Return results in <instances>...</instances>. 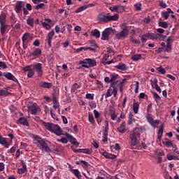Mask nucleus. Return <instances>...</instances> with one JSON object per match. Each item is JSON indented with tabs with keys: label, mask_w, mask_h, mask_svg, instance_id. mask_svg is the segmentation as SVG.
<instances>
[{
	"label": "nucleus",
	"mask_w": 179,
	"mask_h": 179,
	"mask_svg": "<svg viewBox=\"0 0 179 179\" xmlns=\"http://www.w3.org/2000/svg\"><path fill=\"white\" fill-rule=\"evenodd\" d=\"M0 76H4V78L8 79V80H12L15 83H19V80H17V78L10 72L2 73V71H0Z\"/></svg>",
	"instance_id": "nucleus-10"
},
{
	"label": "nucleus",
	"mask_w": 179,
	"mask_h": 179,
	"mask_svg": "<svg viewBox=\"0 0 179 179\" xmlns=\"http://www.w3.org/2000/svg\"><path fill=\"white\" fill-rule=\"evenodd\" d=\"M118 74H111L110 76V82H111V87L117 86V83L115 82V80L118 78Z\"/></svg>",
	"instance_id": "nucleus-20"
},
{
	"label": "nucleus",
	"mask_w": 179,
	"mask_h": 179,
	"mask_svg": "<svg viewBox=\"0 0 179 179\" xmlns=\"http://www.w3.org/2000/svg\"><path fill=\"white\" fill-rule=\"evenodd\" d=\"M117 131L120 134H125L127 132V123L125 122H122L120 126L117 127Z\"/></svg>",
	"instance_id": "nucleus-18"
},
{
	"label": "nucleus",
	"mask_w": 179,
	"mask_h": 179,
	"mask_svg": "<svg viewBox=\"0 0 179 179\" xmlns=\"http://www.w3.org/2000/svg\"><path fill=\"white\" fill-rule=\"evenodd\" d=\"M48 170L50 171V173H54V171H55V169H54V167L51 166H46V168Z\"/></svg>",
	"instance_id": "nucleus-64"
},
{
	"label": "nucleus",
	"mask_w": 179,
	"mask_h": 179,
	"mask_svg": "<svg viewBox=\"0 0 179 179\" xmlns=\"http://www.w3.org/2000/svg\"><path fill=\"white\" fill-rule=\"evenodd\" d=\"M128 125H132V122H135V118H134V114L129 112V113Z\"/></svg>",
	"instance_id": "nucleus-34"
},
{
	"label": "nucleus",
	"mask_w": 179,
	"mask_h": 179,
	"mask_svg": "<svg viewBox=\"0 0 179 179\" xmlns=\"http://www.w3.org/2000/svg\"><path fill=\"white\" fill-rule=\"evenodd\" d=\"M94 115L96 120H98V118H100V115H101L100 114V113H99L97 111V110L94 109Z\"/></svg>",
	"instance_id": "nucleus-58"
},
{
	"label": "nucleus",
	"mask_w": 179,
	"mask_h": 179,
	"mask_svg": "<svg viewBox=\"0 0 179 179\" xmlns=\"http://www.w3.org/2000/svg\"><path fill=\"white\" fill-rule=\"evenodd\" d=\"M78 65H82L83 68H93V66H97V62L94 59L86 58L84 60H80L78 62Z\"/></svg>",
	"instance_id": "nucleus-3"
},
{
	"label": "nucleus",
	"mask_w": 179,
	"mask_h": 179,
	"mask_svg": "<svg viewBox=\"0 0 179 179\" xmlns=\"http://www.w3.org/2000/svg\"><path fill=\"white\" fill-rule=\"evenodd\" d=\"M77 89H80V85L76 83L73 85L71 87V93H75Z\"/></svg>",
	"instance_id": "nucleus-38"
},
{
	"label": "nucleus",
	"mask_w": 179,
	"mask_h": 179,
	"mask_svg": "<svg viewBox=\"0 0 179 179\" xmlns=\"http://www.w3.org/2000/svg\"><path fill=\"white\" fill-rule=\"evenodd\" d=\"M71 173L74 174V176L77 177V178H82V175H80V171H79V169H71Z\"/></svg>",
	"instance_id": "nucleus-32"
},
{
	"label": "nucleus",
	"mask_w": 179,
	"mask_h": 179,
	"mask_svg": "<svg viewBox=\"0 0 179 179\" xmlns=\"http://www.w3.org/2000/svg\"><path fill=\"white\" fill-rule=\"evenodd\" d=\"M172 50H173V47L171 46V44L166 43L164 52H171Z\"/></svg>",
	"instance_id": "nucleus-42"
},
{
	"label": "nucleus",
	"mask_w": 179,
	"mask_h": 179,
	"mask_svg": "<svg viewBox=\"0 0 179 179\" xmlns=\"http://www.w3.org/2000/svg\"><path fill=\"white\" fill-rule=\"evenodd\" d=\"M59 102L57 101H56V102H53V108L55 109V110H57V108H59Z\"/></svg>",
	"instance_id": "nucleus-61"
},
{
	"label": "nucleus",
	"mask_w": 179,
	"mask_h": 179,
	"mask_svg": "<svg viewBox=\"0 0 179 179\" xmlns=\"http://www.w3.org/2000/svg\"><path fill=\"white\" fill-rule=\"evenodd\" d=\"M115 114V108L114 106H110L109 108V115Z\"/></svg>",
	"instance_id": "nucleus-57"
},
{
	"label": "nucleus",
	"mask_w": 179,
	"mask_h": 179,
	"mask_svg": "<svg viewBox=\"0 0 179 179\" xmlns=\"http://www.w3.org/2000/svg\"><path fill=\"white\" fill-rule=\"evenodd\" d=\"M147 37L150 38V40H164L166 38V35H162L160 34H155L152 32L146 33Z\"/></svg>",
	"instance_id": "nucleus-9"
},
{
	"label": "nucleus",
	"mask_w": 179,
	"mask_h": 179,
	"mask_svg": "<svg viewBox=\"0 0 179 179\" xmlns=\"http://www.w3.org/2000/svg\"><path fill=\"white\" fill-rule=\"evenodd\" d=\"M163 145L166 146V148H170V146H172L173 141H170L169 138H166L162 141Z\"/></svg>",
	"instance_id": "nucleus-29"
},
{
	"label": "nucleus",
	"mask_w": 179,
	"mask_h": 179,
	"mask_svg": "<svg viewBox=\"0 0 179 179\" xmlns=\"http://www.w3.org/2000/svg\"><path fill=\"white\" fill-rule=\"evenodd\" d=\"M88 121L92 125H94V124H96V120H94V116H93V115H91V114L88 115Z\"/></svg>",
	"instance_id": "nucleus-39"
},
{
	"label": "nucleus",
	"mask_w": 179,
	"mask_h": 179,
	"mask_svg": "<svg viewBox=\"0 0 179 179\" xmlns=\"http://www.w3.org/2000/svg\"><path fill=\"white\" fill-rule=\"evenodd\" d=\"M118 14H115L114 15H99L98 17L99 22H103L104 23H108V22H115L118 20Z\"/></svg>",
	"instance_id": "nucleus-4"
},
{
	"label": "nucleus",
	"mask_w": 179,
	"mask_h": 179,
	"mask_svg": "<svg viewBox=\"0 0 179 179\" xmlns=\"http://www.w3.org/2000/svg\"><path fill=\"white\" fill-rule=\"evenodd\" d=\"M152 93L156 103H159L160 100H162V98H160V96H159V94L154 92H152Z\"/></svg>",
	"instance_id": "nucleus-35"
},
{
	"label": "nucleus",
	"mask_w": 179,
	"mask_h": 179,
	"mask_svg": "<svg viewBox=\"0 0 179 179\" xmlns=\"http://www.w3.org/2000/svg\"><path fill=\"white\" fill-rule=\"evenodd\" d=\"M35 141L37 148H38L41 152H43V153H50V152H51V148H50L51 142L39 136H36Z\"/></svg>",
	"instance_id": "nucleus-1"
},
{
	"label": "nucleus",
	"mask_w": 179,
	"mask_h": 179,
	"mask_svg": "<svg viewBox=\"0 0 179 179\" xmlns=\"http://www.w3.org/2000/svg\"><path fill=\"white\" fill-rule=\"evenodd\" d=\"M116 69H120V71H127V65L123 63H119L117 66H115Z\"/></svg>",
	"instance_id": "nucleus-25"
},
{
	"label": "nucleus",
	"mask_w": 179,
	"mask_h": 179,
	"mask_svg": "<svg viewBox=\"0 0 179 179\" xmlns=\"http://www.w3.org/2000/svg\"><path fill=\"white\" fill-rule=\"evenodd\" d=\"M128 34H129V30L124 28L122 31L115 34L116 40H122V38H127Z\"/></svg>",
	"instance_id": "nucleus-11"
},
{
	"label": "nucleus",
	"mask_w": 179,
	"mask_h": 179,
	"mask_svg": "<svg viewBox=\"0 0 179 179\" xmlns=\"http://www.w3.org/2000/svg\"><path fill=\"white\" fill-rule=\"evenodd\" d=\"M41 87H44V89H51L52 87V84L47 82H41Z\"/></svg>",
	"instance_id": "nucleus-23"
},
{
	"label": "nucleus",
	"mask_w": 179,
	"mask_h": 179,
	"mask_svg": "<svg viewBox=\"0 0 179 179\" xmlns=\"http://www.w3.org/2000/svg\"><path fill=\"white\" fill-rule=\"evenodd\" d=\"M16 124L29 127V122H27V119L24 117H20L19 120L16 121Z\"/></svg>",
	"instance_id": "nucleus-19"
},
{
	"label": "nucleus",
	"mask_w": 179,
	"mask_h": 179,
	"mask_svg": "<svg viewBox=\"0 0 179 179\" xmlns=\"http://www.w3.org/2000/svg\"><path fill=\"white\" fill-rule=\"evenodd\" d=\"M33 70L36 72L38 78H41L43 76L44 71H43V64L41 63H35L32 64Z\"/></svg>",
	"instance_id": "nucleus-6"
},
{
	"label": "nucleus",
	"mask_w": 179,
	"mask_h": 179,
	"mask_svg": "<svg viewBox=\"0 0 179 179\" xmlns=\"http://www.w3.org/2000/svg\"><path fill=\"white\" fill-rule=\"evenodd\" d=\"M23 8H24V2L17 1L15 3V11L16 13H22L23 11Z\"/></svg>",
	"instance_id": "nucleus-14"
},
{
	"label": "nucleus",
	"mask_w": 179,
	"mask_h": 179,
	"mask_svg": "<svg viewBox=\"0 0 179 179\" xmlns=\"http://www.w3.org/2000/svg\"><path fill=\"white\" fill-rule=\"evenodd\" d=\"M166 158L168 159V160H179L178 157L176 155H171L170 154H168L166 155Z\"/></svg>",
	"instance_id": "nucleus-43"
},
{
	"label": "nucleus",
	"mask_w": 179,
	"mask_h": 179,
	"mask_svg": "<svg viewBox=\"0 0 179 179\" xmlns=\"http://www.w3.org/2000/svg\"><path fill=\"white\" fill-rule=\"evenodd\" d=\"M86 8H87L86 6L84 5V6H81V7L77 8V9L76 10L75 13H80V12H83V10H86V9H87Z\"/></svg>",
	"instance_id": "nucleus-44"
},
{
	"label": "nucleus",
	"mask_w": 179,
	"mask_h": 179,
	"mask_svg": "<svg viewBox=\"0 0 179 179\" xmlns=\"http://www.w3.org/2000/svg\"><path fill=\"white\" fill-rule=\"evenodd\" d=\"M31 68H33L32 67V65H28V66H24L23 69H22V71H24V72H29V71H30L32 69Z\"/></svg>",
	"instance_id": "nucleus-50"
},
{
	"label": "nucleus",
	"mask_w": 179,
	"mask_h": 179,
	"mask_svg": "<svg viewBox=\"0 0 179 179\" xmlns=\"http://www.w3.org/2000/svg\"><path fill=\"white\" fill-rule=\"evenodd\" d=\"M44 6H45V4L41 3L36 4V6H35V9L36 10H39V9H43V8H44Z\"/></svg>",
	"instance_id": "nucleus-49"
},
{
	"label": "nucleus",
	"mask_w": 179,
	"mask_h": 179,
	"mask_svg": "<svg viewBox=\"0 0 179 179\" xmlns=\"http://www.w3.org/2000/svg\"><path fill=\"white\" fill-rule=\"evenodd\" d=\"M57 142H61V143H68V138L62 137V138H57Z\"/></svg>",
	"instance_id": "nucleus-45"
},
{
	"label": "nucleus",
	"mask_w": 179,
	"mask_h": 179,
	"mask_svg": "<svg viewBox=\"0 0 179 179\" xmlns=\"http://www.w3.org/2000/svg\"><path fill=\"white\" fill-rule=\"evenodd\" d=\"M161 15L162 16H163V17H164L165 20H167V19H169V17L170 16V15L166 11H162L161 13Z\"/></svg>",
	"instance_id": "nucleus-54"
},
{
	"label": "nucleus",
	"mask_w": 179,
	"mask_h": 179,
	"mask_svg": "<svg viewBox=\"0 0 179 179\" xmlns=\"http://www.w3.org/2000/svg\"><path fill=\"white\" fill-rule=\"evenodd\" d=\"M6 23V14L1 12L0 15V24H5Z\"/></svg>",
	"instance_id": "nucleus-26"
},
{
	"label": "nucleus",
	"mask_w": 179,
	"mask_h": 179,
	"mask_svg": "<svg viewBox=\"0 0 179 179\" xmlns=\"http://www.w3.org/2000/svg\"><path fill=\"white\" fill-rule=\"evenodd\" d=\"M120 8L121 10H124V6H113L109 7V9L111 10V12H118V9Z\"/></svg>",
	"instance_id": "nucleus-24"
},
{
	"label": "nucleus",
	"mask_w": 179,
	"mask_h": 179,
	"mask_svg": "<svg viewBox=\"0 0 179 179\" xmlns=\"http://www.w3.org/2000/svg\"><path fill=\"white\" fill-rule=\"evenodd\" d=\"M174 41V39H173V36H169L166 39V44H171Z\"/></svg>",
	"instance_id": "nucleus-63"
},
{
	"label": "nucleus",
	"mask_w": 179,
	"mask_h": 179,
	"mask_svg": "<svg viewBox=\"0 0 179 179\" xmlns=\"http://www.w3.org/2000/svg\"><path fill=\"white\" fill-rule=\"evenodd\" d=\"M108 58H110V56L108 55H105V56L101 60V64H103V65H106V64L107 63L106 61L107 59H108Z\"/></svg>",
	"instance_id": "nucleus-52"
},
{
	"label": "nucleus",
	"mask_w": 179,
	"mask_h": 179,
	"mask_svg": "<svg viewBox=\"0 0 179 179\" xmlns=\"http://www.w3.org/2000/svg\"><path fill=\"white\" fill-rule=\"evenodd\" d=\"M134 102L133 103V111L134 114H138V112L139 111V102H136L135 99Z\"/></svg>",
	"instance_id": "nucleus-27"
},
{
	"label": "nucleus",
	"mask_w": 179,
	"mask_h": 179,
	"mask_svg": "<svg viewBox=\"0 0 179 179\" xmlns=\"http://www.w3.org/2000/svg\"><path fill=\"white\" fill-rule=\"evenodd\" d=\"M42 124L48 131L55 134V135H57V136H61V135H64V130H62L59 125L47 122H43Z\"/></svg>",
	"instance_id": "nucleus-2"
},
{
	"label": "nucleus",
	"mask_w": 179,
	"mask_h": 179,
	"mask_svg": "<svg viewBox=\"0 0 179 179\" xmlns=\"http://www.w3.org/2000/svg\"><path fill=\"white\" fill-rule=\"evenodd\" d=\"M22 168L17 169L18 174H24V173H27V166L26 165V162L24 160L21 161Z\"/></svg>",
	"instance_id": "nucleus-15"
},
{
	"label": "nucleus",
	"mask_w": 179,
	"mask_h": 179,
	"mask_svg": "<svg viewBox=\"0 0 179 179\" xmlns=\"http://www.w3.org/2000/svg\"><path fill=\"white\" fill-rule=\"evenodd\" d=\"M27 24L31 27H34V19L31 18V17H29L27 20Z\"/></svg>",
	"instance_id": "nucleus-36"
},
{
	"label": "nucleus",
	"mask_w": 179,
	"mask_h": 179,
	"mask_svg": "<svg viewBox=\"0 0 179 179\" xmlns=\"http://www.w3.org/2000/svg\"><path fill=\"white\" fill-rule=\"evenodd\" d=\"M112 87H113L112 94H113V96L115 97L117 96V93L118 92L117 90V86H113Z\"/></svg>",
	"instance_id": "nucleus-62"
},
{
	"label": "nucleus",
	"mask_w": 179,
	"mask_h": 179,
	"mask_svg": "<svg viewBox=\"0 0 179 179\" xmlns=\"http://www.w3.org/2000/svg\"><path fill=\"white\" fill-rule=\"evenodd\" d=\"M0 68H2V69H8V66L5 62H0Z\"/></svg>",
	"instance_id": "nucleus-60"
},
{
	"label": "nucleus",
	"mask_w": 179,
	"mask_h": 179,
	"mask_svg": "<svg viewBox=\"0 0 179 179\" xmlns=\"http://www.w3.org/2000/svg\"><path fill=\"white\" fill-rule=\"evenodd\" d=\"M82 153H85V155H92L93 150H92V148L83 149Z\"/></svg>",
	"instance_id": "nucleus-41"
},
{
	"label": "nucleus",
	"mask_w": 179,
	"mask_h": 179,
	"mask_svg": "<svg viewBox=\"0 0 179 179\" xmlns=\"http://www.w3.org/2000/svg\"><path fill=\"white\" fill-rule=\"evenodd\" d=\"M142 58L141 54L134 55L131 56L132 61H139Z\"/></svg>",
	"instance_id": "nucleus-40"
},
{
	"label": "nucleus",
	"mask_w": 179,
	"mask_h": 179,
	"mask_svg": "<svg viewBox=\"0 0 179 179\" xmlns=\"http://www.w3.org/2000/svg\"><path fill=\"white\" fill-rule=\"evenodd\" d=\"M12 95V93L9 92L8 90H0V96H3L4 97H8V96Z\"/></svg>",
	"instance_id": "nucleus-33"
},
{
	"label": "nucleus",
	"mask_w": 179,
	"mask_h": 179,
	"mask_svg": "<svg viewBox=\"0 0 179 179\" xmlns=\"http://www.w3.org/2000/svg\"><path fill=\"white\" fill-rule=\"evenodd\" d=\"M145 118L148 122L151 125V127H153L154 128H159L157 125L160 124L159 120H153V117H152V114L150 113H147V115H145Z\"/></svg>",
	"instance_id": "nucleus-7"
},
{
	"label": "nucleus",
	"mask_w": 179,
	"mask_h": 179,
	"mask_svg": "<svg viewBox=\"0 0 179 179\" xmlns=\"http://www.w3.org/2000/svg\"><path fill=\"white\" fill-rule=\"evenodd\" d=\"M130 40L133 44H139L141 41L134 38V36H131Z\"/></svg>",
	"instance_id": "nucleus-55"
},
{
	"label": "nucleus",
	"mask_w": 179,
	"mask_h": 179,
	"mask_svg": "<svg viewBox=\"0 0 179 179\" xmlns=\"http://www.w3.org/2000/svg\"><path fill=\"white\" fill-rule=\"evenodd\" d=\"M148 37L147 34L141 36V41H142L143 44L146 43V42L148 41Z\"/></svg>",
	"instance_id": "nucleus-46"
},
{
	"label": "nucleus",
	"mask_w": 179,
	"mask_h": 179,
	"mask_svg": "<svg viewBox=\"0 0 179 179\" xmlns=\"http://www.w3.org/2000/svg\"><path fill=\"white\" fill-rule=\"evenodd\" d=\"M157 71L158 72H160L162 75H164V73H166V70L163 67H162V66L157 68Z\"/></svg>",
	"instance_id": "nucleus-59"
},
{
	"label": "nucleus",
	"mask_w": 179,
	"mask_h": 179,
	"mask_svg": "<svg viewBox=\"0 0 179 179\" xmlns=\"http://www.w3.org/2000/svg\"><path fill=\"white\" fill-rule=\"evenodd\" d=\"M36 71L32 69L30 71H28L27 78H31L34 76Z\"/></svg>",
	"instance_id": "nucleus-47"
},
{
	"label": "nucleus",
	"mask_w": 179,
	"mask_h": 179,
	"mask_svg": "<svg viewBox=\"0 0 179 179\" xmlns=\"http://www.w3.org/2000/svg\"><path fill=\"white\" fill-rule=\"evenodd\" d=\"M42 52H43V51L39 48H36L29 55V57H34L35 58H39V57L41 56Z\"/></svg>",
	"instance_id": "nucleus-16"
},
{
	"label": "nucleus",
	"mask_w": 179,
	"mask_h": 179,
	"mask_svg": "<svg viewBox=\"0 0 179 179\" xmlns=\"http://www.w3.org/2000/svg\"><path fill=\"white\" fill-rule=\"evenodd\" d=\"M85 99H89L90 100H94V94H89V93H87L85 95Z\"/></svg>",
	"instance_id": "nucleus-53"
},
{
	"label": "nucleus",
	"mask_w": 179,
	"mask_h": 179,
	"mask_svg": "<svg viewBox=\"0 0 179 179\" xmlns=\"http://www.w3.org/2000/svg\"><path fill=\"white\" fill-rule=\"evenodd\" d=\"M108 122L107 120L105 121V129L103 132V136H108Z\"/></svg>",
	"instance_id": "nucleus-30"
},
{
	"label": "nucleus",
	"mask_w": 179,
	"mask_h": 179,
	"mask_svg": "<svg viewBox=\"0 0 179 179\" xmlns=\"http://www.w3.org/2000/svg\"><path fill=\"white\" fill-rule=\"evenodd\" d=\"M64 135L66 136L69 141L71 143V145H73L74 146H79V142H78V140L72 136V135L69 133H65Z\"/></svg>",
	"instance_id": "nucleus-13"
},
{
	"label": "nucleus",
	"mask_w": 179,
	"mask_h": 179,
	"mask_svg": "<svg viewBox=\"0 0 179 179\" xmlns=\"http://www.w3.org/2000/svg\"><path fill=\"white\" fill-rule=\"evenodd\" d=\"M28 108L32 115H36V114H37L38 111H41V109H40V106H38L36 103H32L31 106H29Z\"/></svg>",
	"instance_id": "nucleus-12"
},
{
	"label": "nucleus",
	"mask_w": 179,
	"mask_h": 179,
	"mask_svg": "<svg viewBox=\"0 0 179 179\" xmlns=\"http://www.w3.org/2000/svg\"><path fill=\"white\" fill-rule=\"evenodd\" d=\"M42 26L43 27H45L46 30H50V29H51V25L45 22H42Z\"/></svg>",
	"instance_id": "nucleus-56"
},
{
	"label": "nucleus",
	"mask_w": 179,
	"mask_h": 179,
	"mask_svg": "<svg viewBox=\"0 0 179 179\" xmlns=\"http://www.w3.org/2000/svg\"><path fill=\"white\" fill-rule=\"evenodd\" d=\"M55 35V32L54 31V30H52L48 34L46 40L48 41V44L50 48H51V45H52L51 43H52V38L54 37Z\"/></svg>",
	"instance_id": "nucleus-17"
},
{
	"label": "nucleus",
	"mask_w": 179,
	"mask_h": 179,
	"mask_svg": "<svg viewBox=\"0 0 179 179\" xmlns=\"http://www.w3.org/2000/svg\"><path fill=\"white\" fill-rule=\"evenodd\" d=\"M159 27H163V29H167L169 27V24L167 22H164L162 19L159 20L158 22Z\"/></svg>",
	"instance_id": "nucleus-28"
},
{
	"label": "nucleus",
	"mask_w": 179,
	"mask_h": 179,
	"mask_svg": "<svg viewBox=\"0 0 179 179\" xmlns=\"http://www.w3.org/2000/svg\"><path fill=\"white\" fill-rule=\"evenodd\" d=\"M115 34V30L111 27L106 28L102 32L101 40L108 41L110 40V36Z\"/></svg>",
	"instance_id": "nucleus-5"
},
{
	"label": "nucleus",
	"mask_w": 179,
	"mask_h": 179,
	"mask_svg": "<svg viewBox=\"0 0 179 179\" xmlns=\"http://www.w3.org/2000/svg\"><path fill=\"white\" fill-rule=\"evenodd\" d=\"M29 37H30V34L26 32L23 34L22 37L23 45H24L25 41H27L29 39Z\"/></svg>",
	"instance_id": "nucleus-37"
},
{
	"label": "nucleus",
	"mask_w": 179,
	"mask_h": 179,
	"mask_svg": "<svg viewBox=\"0 0 179 179\" xmlns=\"http://www.w3.org/2000/svg\"><path fill=\"white\" fill-rule=\"evenodd\" d=\"M7 29H8V25H6V24H0V31L3 37V36H5V33H6Z\"/></svg>",
	"instance_id": "nucleus-22"
},
{
	"label": "nucleus",
	"mask_w": 179,
	"mask_h": 179,
	"mask_svg": "<svg viewBox=\"0 0 179 179\" xmlns=\"http://www.w3.org/2000/svg\"><path fill=\"white\" fill-rule=\"evenodd\" d=\"M131 139V146H136L138 145V138H141V133L138 131H134L129 135Z\"/></svg>",
	"instance_id": "nucleus-8"
},
{
	"label": "nucleus",
	"mask_w": 179,
	"mask_h": 179,
	"mask_svg": "<svg viewBox=\"0 0 179 179\" xmlns=\"http://www.w3.org/2000/svg\"><path fill=\"white\" fill-rule=\"evenodd\" d=\"M92 36L96 37V38H100V31L99 29H95L91 31Z\"/></svg>",
	"instance_id": "nucleus-31"
},
{
	"label": "nucleus",
	"mask_w": 179,
	"mask_h": 179,
	"mask_svg": "<svg viewBox=\"0 0 179 179\" xmlns=\"http://www.w3.org/2000/svg\"><path fill=\"white\" fill-rule=\"evenodd\" d=\"M6 143H8V141H6V138L2 136H0V144L3 145Z\"/></svg>",
	"instance_id": "nucleus-48"
},
{
	"label": "nucleus",
	"mask_w": 179,
	"mask_h": 179,
	"mask_svg": "<svg viewBox=\"0 0 179 179\" xmlns=\"http://www.w3.org/2000/svg\"><path fill=\"white\" fill-rule=\"evenodd\" d=\"M163 132H164V125L162 124H161L159 129V131L157 134V138L159 139V141L162 140V137L163 136Z\"/></svg>",
	"instance_id": "nucleus-21"
},
{
	"label": "nucleus",
	"mask_w": 179,
	"mask_h": 179,
	"mask_svg": "<svg viewBox=\"0 0 179 179\" xmlns=\"http://www.w3.org/2000/svg\"><path fill=\"white\" fill-rule=\"evenodd\" d=\"M151 82V86L152 87H153V89L155 88L156 86H159V85H157V79H155L154 80H150Z\"/></svg>",
	"instance_id": "nucleus-51"
}]
</instances>
